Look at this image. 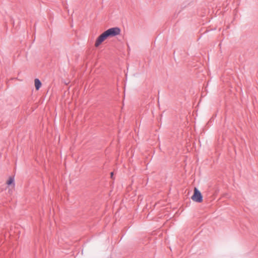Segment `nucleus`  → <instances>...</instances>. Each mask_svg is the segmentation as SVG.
Listing matches in <instances>:
<instances>
[{
    "label": "nucleus",
    "mask_w": 258,
    "mask_h": 258,
    "mask_svg": "<svg viewBox=\"0 0 258 258\" xmlns=\"http://www.w3.org/2000/svg\"><path fill=\"white\" fill-rule=\"evenodd\" d=\"M108 37L106 31L104 32L97 38L95 43V46L96 47L99 46Z\"/></svg>",
    "instance_id": "3"
},
{
    "label": "nucleus",
    "mask_w": 258,
    "mask_h": 258,
    "mask_svg": "<svg viewBox=\"0 0 258 258\" xmlns=\"http://www.w3.org/2000/svg\"><path fill=\"white\" fill-rule=\"evenodd\" d=\"M7 184L8 185L13 184V185L14 186V177L12 176L10 177L8 180L7 181Z\"/></svg>",
    "instance_id": "5"
},
{
    "label": "nucleus",
    "mask_w": 258,
    "mask_h": 258,
    "mask_svg": "<svg viewBox=\"0 0 258 258\" xmlns=\"http://www.w3.org/2000/svg\"><path fill=\"white\" fill-rule=\"evenodd\" d=\"M35 87L37 90H38L41 86V83L38 79H35L34 80Z\"/></svg>",
    "instance_id": "4"
},
{
    "label": "nucleus",
    "mask_w": 258,
    "mask_h": 258,
    "mask_svg": "<svg viewBox=\"0 0 258 258\" xmlns=\"http://www.w3.org/2000/svg\"><path fill=\"white\" fill-rule=\"evenodd\" d=\"M191 199L192 201L198 203H201L203 201L202 195L196 187L194 188V192L191 197Z\"/></svg>",
    "instance_id": "1"
},
{
    "label": "nucleus",
    "mask_w": 258,
    "mask_h": 258,
    "mask_svg": "<svg viewBox=\"0 0 258 258\" xmlns=\"http://www.w3.org/2000/svg\"><path fill=\"white\" fill-rule=\"evenodd\" d=\"M108 37H113L120 34V29L118 27L110 28L105 31Z\"/></svg>",
    "instance_id": "2"
},
{
    "label": "nucleus",
    "mask_w": 258,
    "mask_h": 258,
    "mask_svg": "<svg viewBox=\"0 0 258 258\" xmlns=\"http://www.w3.org/2000/svg\"><path fill=\"white\" fill-rule=\"evenodd\" d=\"M113 176V172L111 173V177L112 178Z\"/></svg>",
    "instance_id": "6"
}]
</instances>
